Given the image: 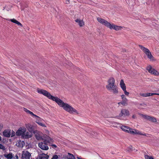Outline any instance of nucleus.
I'll use <instances>...</instances> for the list:
<instances>
[{"label":"nucleus","mask_w":159,"mask_h":159,"mask_svg":"<svg viewBox=\"0 0 159 159\" xmlns=\"http://www.w3.org/2000/svg\"><path fill=\"white\" fill-rule=\"evenodd\" d=\"M55 102L59 106L63 108L65 111L70 113L73 114L75 113L77 114H79L78 111L75 109L68 104L64 103V102L58 97L56 98Z\"/></svg>","instance_id":"f257e3e1"},{"label":"nucleus","mask_w":159,"mask_h":159,"mask_svg":"<svg viewBox=\"0 0 159 159\" xmlns=\"http://www.w3.org/2000/svg\"><path fill=\"white\" fill-rule=\"evenodd\" d=\"M107 83L108 84L106 86L107 89L114 94H117L118 93V88L115 84V80L114 78L113 77L110 78L108 80Z\"/></svg>","instance_id":"f03ea898"},{"label":"nucleus","mask_w":159,"mask_h":159,"mask_svg":"<svg viewBox=\"0 0 159 159\" xmlns=\"http://www.w3.org/2000/svg\"><path fill=\"white\" fill-rule=\"evenodd\" d=\"M37 91L39 93L43 94L47 97L49 99H51L52 101H55L56 98H57V97H55L52 96L50 93L45 90L38 89Z\"/></svg>","instance_id":"7ed1b4c3"},{"label":"nucleus","mask_w":159,"mask_h":159,"mask_svg":"<svg viewBox=\"0 0 159 159\" xmlns=\"http://www.w3.org/2000/svg\"><path fill=\"white\" fill-rule=\"evenodd\" d=\"M139 47L142 50L143 52L146 54L147 56V57L148 59H151L153 57L152 56L151 52L147 48H145L144 47L141 45H138Z\"/></svg>","instance_id":"20e7f679"},{"label":"nucleus","mask_w":159,"mask_h":159,"mask_svg":"<svg viewBox=\"0 0 159 159\" xmlns=\"http://www.w3.org/2000/svg\"><path fill=\"white\" fill-rule=\"evenodd\" d=\"M97 20L98 22L107 28H110L111 24V23L106 20L101 18L100 17H98L97 18Z\"/></svg>","instance_id":"39448f33"},{"label":"nucleus","mask_w":159,"mask_h":159,"mask_svg":"<svg viewBox=\"0 0 159 159\" xmlns=\"http://www.w3.org/2000/svg\"><path fill=\"white\" fill-rule=\"evenodd\" d=\"M147 70L148 72L155 76H158L159 75V72L152 68L151 66L149 65L147 67Z\"/></svg>","instance_id":"423d86ee"},{"label":"nucleus","mask_w":159,"mask_h":159,"mask_svg":"<svg viewBox=\"0 0 159 159\" xmlns=\"http://www.w3.org/2000/svg\"><path fill=\"white\" fill-rule=\"evenodd\" d=\"M121 129L127 133H130L131 134L135 133L134 132L133 130L132 129H131L129 127L125 125H123L120 127Z\"/></svg>","instance_id":"0eeeda50"},{"label":"nucleus","mask_w":159,"mask_h":159,"mask_svg":"<svg viewBox=\"0 0 159 159\" xmlns=\"http://www.w3.org/2000/svg\"><path fill=\"white\" fill-rule=\"evenodd\" d=\"M47 143V142L46 140H44L43 142H41L39 144V147L43 150H48V147Z\"/></svg>","instance_id":"6e6552de"},{"label":"nucleus","mask_w":159,"mask_h":159,"mask_svg":"<svg viewBox=\"0 0 159 159\" xmlns=\"http://www.w3.org/2000/svg\"><path fill=\"white\" fill-rule=\"evenodd\" d=\"M26 130V129L25 128H20L16 132V134L17 136L21 135L22 137V135L24 134Z\"/></svg>","instance_id":"1a4fd4ad"},{"label":"nucleus","mask_w":159,"mask_h":159,"mask_svg":"<svg viewBox=\"0 0 159 159\" xmlns=\"http://www.w3.org/2000/svg\"><path fill=\"white\" fill-rule=\"evenodd\" d=\"M31 154L27 151L23 152L21 159H30Z\"/></svg>","instance_id":"9d476101"},{"label":"nucleus","mask_w":159,"mask_h":159,"mask_svg":"<svg viewBox=\"0 0 159 159\" xmlns=\"http://www.w3.org/2000/svg\"><path fill=\"white\" fill-rule=\"evenodd\" d=\"M142 116L145 119L151 121L152 122H155L157 121L156 119L154 117H151L147 115L142 114Z\"/></svg>","instance_id":"9b49d317"},{"label":"nucleus","mask_w":159,"mask_h":159,"mask_svg":"<svg viewBox=\"0 0 159 159\" xmlns=\"http://www.w3.org/2000/svg\"><path fill=\"white\" fill-rule=\"evenodd\" d=\"M129 115V111L127 109H123L121 110V113L119 114L120 117L124 116H128Z\"/></svg>","instance_id":"f8f14e48"},{"label":"nucleus","mask_w":159,"mask_h":159,"mask_svg":"<svg viewBox=\"0 0 159 159\" xmlns=\"http://www.w3.org/2000/svg\"><path fill=\"white\" fill-rule=\"evenodd\" d=\"M122 28V26H118L115 25L111 24L110 29H113L116 31H118L121 30Z\"/></svg>","instance_id":"ddd939ff"},{"label":"nucleus","mask_w":159,"mask_h":159,"mask_svg":"<svg viewBox=\"0 0 159 159\" xmlns=\"http://www.w3.org/2000/svg\"><path fill=\"white\" fill-rule=\"evenodd\" d=\"M32 136V134L31 132H25L22 135V137L24 139H29L31 138Z\"/></svg>","instance_id":"4468645a"},{"label":"nucleus","mask_w":159,"mask_h":159,"mask_svg":"<svg viewBox=\"0 0 159 159\" xmlns=\"http://www.w3.org/2000/svg\"><path fill=\"white\" fill-rule=\"evenodd\" d=\"M26 127L30 132H32L34 131L33 126L30 124L26 125Z\"/></svg>","instance_id":"2eb2a0df"},{"label":"nucleus","mask_w":159,"mask_h":159,"mask_svg":"<svg viewBox=\"0 0 159 159\" xmlns=\"http://www.w3.org/2000/svg\"><path fill=\"white\" fill-rule=\"evenodd\" d=\"M10 20L11 22L17 24V25H20L21 27L23 26V25L20 23L19 22L15 19H11Z\"/></svg>","instance_id":"dca6fc26"},{"label":"nucleus","mask_w":159,"mask_h":159,"mask_svg":"<svg viewBox=\"0 0 159 159\" xmlns=\"http://www.w3.org/2000/svg\"><path fill=\"white\" fill-rule=\"evenodd\" d=\"M3 135L5 137H9L11 135L10 132L7 130H5L2 133Z\"/></svg>","instance_id":"f3484780"},{"label":"nucleus","mask_w":159,"mask_h":159,"mask_svg":"<svg viewBox=\"0 0 159 159\" xmlns=\"http://www.w3.org/2000/svg\"><path fill=\"white\" fill-rule=\"evenodd\" d=\"M120 87L123 90L126 89V86L124 81L123 80H121L120 82Z\"/></svg>","instance_id":"a211bd4d"},{"label":"nucleus","mask_w":159,"mask_h":159,"mask_svg":"<svg viewBox=\"0 0 159 159\" xmlns=\"http://www.w3.org/2000/svg\"><path fill=\"white\" fill-rule=\"evenodd\" d=\"M75 21L78 23L79 25L80 26H83L84 25V22L82 20H81L79 19H77L75 20Z\"/></svg>","instance_id":"6ab92c4d"},{"label":"nucleus","mask_w":159,"mask_h":159,"mask_svg":"<svg viewBox=\"0 0 159 159\" xmlns=\"http://www.w3.org/2000/svg\"><path fill=\"white\" fill-rule=\"evenodd\" d=\"M24 143L21 141H19L17 143V145L18 147L22 148L24 146Z\"/></svg>","instance_id":"aec40b11"},{"label":"nucleus","mask_w":159,"mask_h":159,"mask_svg":"<svg viewBox=\"0 0 159 159\" xmlns=\"http://www.w3.org/2000/svg\"><path fill=\"white\" fill-rule=\"evenodd\" d=\"M67 158L68 159H75V157L74 156L70 153H68V155Z\"/></svg>","instance_id":"412c9836"},{"label":"nucleus","mask_w":159,"mask_h":159,"mask_svg":"<svg viewBox=\"0 0 159 159\" xmlns=\"http://www.w3.org/2000/svg\"><path fill=\"white\" fill-rule=\"evenodd\" d=\"M48 156L45 154H42L39 156L40 159H48Z\"/></svg>","instance_id":"4be33fe9"},{"label":"nucleus","mask_w":159,"mask_h":159,"mask_svg":"<svg viewBox=\"0 0 159 159\" xmlns=\"http://www.w3.org/2000/svg\"><path fill=\"white\" fill-rule=\"evenodd\" d=\"M4 156L5 157L7 158V159H11L13 157L12 154L10 153L8 154H5Z\"/></svg>","instance_id":"5701e85b"},{"label":"nucleus","mask_w":159,"mask_h":159,"mask_svg":"<svg viewBox=\"0 0 159 159\" xmlns=\"http://www.w3.org/2000/svg\"><path fill=\"white\" fill-rule=\"evenodd\" d=\"M127 102H126L125 101H122L118 102V104L119 105H122L123 106L127 105Z\"/></svg>","instance_id":"b1692460"},{"label":"nucleus","mask_w":159,"mask_h":159,"mask_svg":"<svg viewBox=\"0 0 159 159\" xmlns=\"http://www.w3.org/2000/svg\"><path fill=\"white\" fill-rule=\"evenodd\" d=\"M35 117L36 118V122L37 124L38 123V122H39V123L41 122L43 120L42 119L37 116H35Z\"/></svg>","instance_id":"393cba45"},{"label":"nucleus","mask_w":159,"mask_h":159,"mask_svg":"<svg viewBox=\"0 0 159 159\" xmlns=\"http://www.w3.org/2000/svg\"><path fill=\"white\" fill-rule=\"evenodd\" d=\"M121 98L122 99V101L126 102H128V100L125 97V96L124 95L122 94L121 96Z\"/></svg>","instance_id":"a878e982"},{"label":"nucleus","mask_w":159,"mask_h":159,"mask_svg":"<svg viewBox=\"0 0 159 159\" xmlns=\"http://www.w3.org/2000/svg\"><path fill=\"white\" fill-rule=\"evenodd\" d=\"M147 97L152 96L153 95H159V93H147Z\"/></svg>","instance_id":"bb28decb"},{"label":"nucleus","mask_w":159,"mask_h":159,"mask_svg":"<svg viewBox=\"0 0 159 159\" xmlns=\"http://www.w3.org/2000/svg\"><path fill=\"white\" fill-rule=\"evenodd\" d=\"M0 149H2L3 150H5L6 148L3 145L0 143Z\"/></svg>","instance_id":"cd10ccee"},{"label":"nucleus","mask_w":159,"mask_h":159,"mask_svg":"<svg viewBox=\"0 0 159 159\" xmlns=\"http://www.w3.org/2000/svg\"><path fill=\"white\" fill-rule=\"evenodd\" d=\"M140 95L143 97H147L148 95L147 93H140Z\"/></svg>","instance_id":"c85d7f7f"},{"label":"nucleus","mask_w":159,"mask_h":159,"mask_svg":"<svg viewBox=\"0 0 159 159\" xmlns=\"http://www.w3.org/2000/svg\"><path fill=\"white\" fill-rule=\"evenodd\" d=\"M145 159H154L152 157H150L148 155L145 156Z\"/></svg>","instance_id":"c756f323"},{"label":"nucleus","mask_w":159,"mask_h":159,"mask_svg":"<svg viewBox=\"0 0 159 159\" xmlns=\"http://www.w3.org/2000/svg\"><path fill=\"white\" fill-rule=\"evenodd\" d=\"M28 113L30 114L32 116H33V117L37 116V115L34 114L32 112H31L30 111H29V112Z\"/></svg>","instance_id":"7c9ffc66"},{"label":"nucleus","mask_w":159,"mask_h":159,"mask_svg":"<svg viewBox=\"0 0 159 159\" xmlns=\"http://www.w3.org/2000/svg\"><path fill=\"white\" fill-rule=\"evenodd\" d=\"M38 124H39V125L43 127H46L45 124H44L42 123L41 122H38Z\"/></svg>","instance_id":"2f4dec72"},{"label":"nucleus","mask_w":159,"mask_h":159,"mask_svg":"<svg viewBox=\"0 0 159 159\" xmlns=\"http://www.w3.org/2000/svg\"><path fill=\"white\" fill-rule=\"evenodd\" d=\"M124 93L125 94L126 96H128L129 95V92H127L126 90V89H125V90H123Z\"/></svg>","instance_id":"473e14b6"},{"label":"nucleus","mask_w":159,"mask_h":159,"mask_svg":"<svg viewBox=\"0 0 159 159\" xmlns=\"http://www.w3.org/2000/svg\"><path fill=\"white\" fill-rule=\"evenodd\" d=\"M58 157L57 155H55L53 156L51 159H58Z\"/></svg>","instance_id":"72a5a7b5"},{"label":"nucleus","mask_w":159,"mask_h":159,"mask_svg":"<svg viewBox=\"0 0 159 159\" xmlns=\"http://www.w3.org/2000/svg\"><path fill=\"white\" fill-rule=\"evenodd\" d=\"M132 150H133L132 147L131 146L127 148V150L129 151H132Z\"/></svg>","instance_id":"f704fd0d"},{"label":"nucleus","mask_w":159,"mask_h":159,"mask_svg":"<svg viewBox=\"0 0 159 159\" xmlns=\"http://www.w3.org/2000/svg\"><path fill=\"white\" fill-rule=\"evenodd\" d=\"M24 111L25 112H26V113H28L29 112V111H30V110L27 109L25 108H24Z\"/></svg>","instance_id":"c9c22d12"},{"label":"nucleus","mask_w":159,"mask_h":159,"mask_svg":"<svg viewBox=\"0 0 159 159\" xmlns=\"http://www.w3.org/2000/svg\"><path fill=\"white\" fill-rule=\"evenodd\" d=\"M3 127V125L1 123H0V131L2 129Z\"/></svg>","instance_id":"e433bc0d"},{"label":"nucleus","mask_w":159,"mask_h":159,"mask_svg":"<svg viewBox=\"0 0 159 159\" xmlns=\"http://www.w3.org/2000/svg\"><path fill=\"white\" fill-rule=\"evenodd\" d=\"M136 133L137 134H140V135H146V134H143V133H141L140 132H139L137 133Z\"/></svg>","instance_id":"4c0bfd02"},{"label":"nucleus","mask_w":159,"mask_h":159,"mask_svg":"<svg viewBox=\"0 0 159 159\" xmlns=\"http://www.w3.org/2000/svg\"><path fill=\"white\" fill-rule=\"evenodd\" d=\"M48 142H53V140L51 138H49V139L48 140Z\"/></svg>","instance_id":"58836bf2"},{"label":"nucleus","mask_w":159,"mask_h":159,"mask_svg":"<svg viewBox=\"0 0 159 159\" xmlns=\"http://www.w3.org/2000/svg\"><path fill=\"white\" fill-rule=\"evenodd\" d=\"M52 147L53 148H56L57 147V146L56 145H55V144H52Z\"/></svg>","instance_id":"ea45409f"},{"label":"nucleus","mask_w":159,"mask_h":159,"mask_svg":"<svg viewBox=\"0 0 159 159\" xmlns=\"http://www.w3.org/2000/svg\"><path fill=\"white\" fill-rule=\"evenodd\" d=\"M122 51L123 52H125L126 51V50L125 49H122Z\"/></svg>","instance_id":"a19ab883"},{"label":"nucleus","mask_w":159,"mask_h":159,"mask_svg":"<svg viewBox=\"0 0 159 159\" xmlns=\"http://www.w3.org/2000/svg\"><path fill=\"white\" fill-rule=\"evenodd\" d=\"M66 0V3L67 4H69L70 3V0Z\"/></svg>","instance_id":"79ce46f5"},{"label":"nucleus","mask_w":159,"mask_h":159,"mask_svg":"<svg viewBox=\"0 0 159 159\" xmlns=\"http://www.w3.org/2000/svg\"><path fill=\"white\" fill-rule=\"evenodd\" d=\"M36 139H37V140H39V139H40V138H39V137L36 136Z\"/></svg>","instance_id":"37998d69"},{"label":"nucleus","mask_w":159,"mask_h":159,"mask_svg":"<svg viewBox=\"0 0 159 159\" xmlns=\"http://www.w3.org/2000/svg\"><path fill=\"white\" fill-rule=\"evenodd\" d=\"M70 66H73V64H72V63H71L70 64Z\"/></svg>","instance_id":"c03bdc74"},{"label":"nucleus","mask_w":159,"mask_h":159,"mask_svg":"<svg viewBox=\"0 0 159 159\" xmlns=\"http://www.w3.org/2000/svg\"><path fill=\"white\" fill-rule=\"evenodd\" d=\"M1 139H2L1 137V136H0V141H1Z\"/></svg>","instance_id":"a18cd8bd"},{"label":"nucleus","mask_w":159,"mask_h":159,"mask_svg":"<svg viewBox=\"0 0 159 159\" xmlns=\"http://www.w3.org/2000/svg\"><path fill=\"white\" fill-rule=\"evenodd\" d=\"M132 117H133V118H134V115H133V116Z\"/></svg>","instance_id":"49530a36"},{"label":"nucleus","mask_w":159,"mask_h":159,"mask_svg":"<svg viewBox=\"0 0 159 159\" xmlns=\"http://www.w3.org/2000/svg\"><path fill=\"white\" fill-rule=\"evenodd\" d=\"M5 9V7H4L3 9V10H4Z\"/></svg>","instance_id":"de8ad7c7"}]
</instances>
